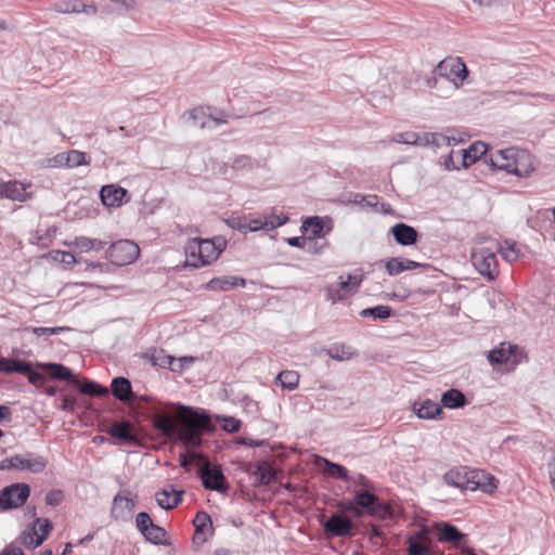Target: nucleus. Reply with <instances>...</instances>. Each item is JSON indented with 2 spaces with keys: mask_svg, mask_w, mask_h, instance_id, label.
Instances as JSON below:
<instances>
[{
  "mask_svg": "<svg viewBox=\"0 0 555 555\" xmlns=\"http://www.w3.org/2000/svg\"><path fill=\"white\" fill-rule=\"evenodd\" d=\"M68 327L65 326H55V327H31V332L38 336L40 335H57L62 332L68 331Z\"/></svg>",
  "mask_w": 555,
  "mask_h": 555,
  "instance_id": "603ef678",
  "label": "nucleus"
},
{
  "mask_svg": "<svg viewBox=\"0 0 555 555\" xmlns=\"http://www.w3.org/2000/svg\"><path fill=\"white\" fill-rule=\"evenodd\" d=\"M436 72L439 76L451 81L456 89L463 86L464 80L468 76V69L463 60L459 56H449L440 61L436 67Z\"/></svg>",
  "mask_w": 555,
  "mask_h": 555,
  "instance_id": "0eeeda50",
  "label": "nucleus"
},
{
  "mask_svg": "<svg viewBox=\"0 0 555 555\" xmlns=\"http://www.w3.org/2000/svg\"><path fill=\"white\" fill-rule=\"evenodd\" d=\"M326 354L336 361H347L357 356V351L344 344H336L326 350Z\"/></svg>",
  "mask_w": 555,
  "mask_h": 555,
  "instance_id": "7c9ffc66",
  "label": "nucleus"
},
{
  "mask_svg": "<svg viewBox=\"0 0 555 555\" xmlns=\"http://www.w3.org/2000/svg\"><path fill=\"white\" fill-rule=\"evenodd\" d=\"M470 260L475 269L488 281H494L500 271L496 249L489 246H476L470 251Z\"/></svg>",
  "mask_w": 555,
  "mask_h": 555,
  "instance_id": "20e7f679",
  "label": "nucleus"
},
{
  "mask_svg": "<svg viewBox=\"0 0 555 555\" xmlns=\"http://www.w3.org/2000/svg\"><path fill=\"white\" fill-rule=\"evenodd\" d=\"M190 118L192 119L193 125L201 129L212 128L217 125L228 122V119L223 114H221L220 117H214L208 114L207 109L204 107H196L192 109L190 112Z\"/></svg>",
  "mask_w": 555,
  "mask_h": 555,
  "instance_id": "f3484780",
  "label": "nucleus"
},
{
  "mask_svg": "<svg viewBox=\"0 0 555 555\" xmlns=\"http://www.w3.org/2000/svg\"><path fill=\"white\" fill-rule=\"evenodd\" d=\"M229 225L237 231L246 232V225H247V218L246 217H240V216H232L228 220Z\"/></svg>",
  "mask_w": 555,
  "mask_h": 555,
  "instance_id": "4d7b16f0",
  "label": "nucleus"
},
{
  "mask_svg": "<svg viewBox=\"0 0 555 555\" xmlns=\"http://www.w3.org/2000/svg\"><path fill=\"white\" fill-rule=\"evenodd\" d=\"M435 138H438V137L436 135V133H433V132L417 134V140L414 143V145L428 146V145H430V142H433V140H435Z\"/></svg>",
  "mask_w": 555,
  "mask_h": 555,
  "instance_id": "680f3d73",
  "label": "nucleus"
},
{
  "mask_svg": "<svg viewBox=\"0 0 555 555\" xmlns=\"http://www.w3.org/2000/svg\"><path fill=\"white\" fill-rule=\"evenodd\" d=\"M443 481L460 490H481L485 493H492L496 489L495 478L492 475L467 466L450 468L444 473Z\"/></svg>",
  "mask_w": 555,
  "mask_h": 555,
  "instance_id": "f257e3e1",
  "label": "nucleus"
},
{
  "mask_svg": "<svg viewBox=\"0 0 555 555\" xmlns=\"http://www.w3.org/2000/svg\"><path fill=\"white\" fill-rule=\"evenodd\" d=\"M327 465H328V473L333 476H336L337 478L341 479V480H348L349 479V475H348V470L339 465V464H335V463H331V462H327Z\"/></svg>",
  "mask_w": 555,
  "mask_h": 555,
  "instance_id": "864d4df0",
  "label": "nucleus"
},
{
  "mask_svg": "<svg viewBox=\"0 0 555 555\" xmlns=\"http://www.w3.org/2000/svg\"><path fill=\"white\" fill-rule=\"evenodd\" d=\"M183 492V490H176L172 486H169L158 491L155 494V499L162 508L169 511L181 503Z\"/></svg>",
  "mask_w": 555,
  "mask_h": 555,
  "instance_id": "aec40b11",
  "label": "nucleus"
},
{
  "mask_svg": "<svg viewBox=\"0 0 555 555\" xmlns=\"http://www.w3.org/2000/svg\"><path fill=\"white\" fill-rule=\"evenodd\" d=\"M416 140H417V133L408 131V132H402V133L396 134L391 141L396 142V143L414 145Z\"/></svg>",
  "mask_w": 555,
  "mask_h": 555,
  "instance_id": "8fccbe9b",
  "label": "nucleus"
},
{
  "mask_svg": "<svg viewBox=\"0 0 555 555\" xmlns=\"http://www.w3.org/2000/svg\"><path fill=\"white\" fill-rule=\"evenodd\" d=\"M287 243L289 246L302 248L310 253L319 251V249H317L314 246L315 243L311 238L299 237V236L289 237V238H287Z\"/></svg>",
  "mask_w": 555,
  "mask_h": 555,
  "instance_id": "c03bdc74",
  "label": "nucleus"
},
{
  "mask_svg": "<svg viewBox=\"0 0 555 555\" xmlns=\"http://www.w3.org/2000/svg\"><path fill=\"white\" fill-rule=\"evenodd\" d=\"M27 378L28 382L36 387H41L44 384V376L40 372L33 370V367L28 372Z\"/></svg>",
  "mask_w": 555,
  "mask_h": 555,
  "instance_id": "052dcab7",
  "label": "nucleus"
},
{
  "mask_svg": "<svg viewBox=\"0 0 555 555\" xmlns=\"http://www.w3.org/2000/svg\"><path fill=\"white\" fill-rule=\"evenodd\" d=\"M358 507L374 517L385 518L390 514V508L379 503L378 498L366 490L356 492Z\"/></svg>",
  "mask_w": 555,
  "mask_h": 555,
  "instance_id": "9d476101",
  "label": "nucleus"
},
{
  "mask_svg": "<svg viewBox=\"0 0 555 555\" xmlns=\"http://www.w3.org/2000/svg\"><path fill=\"white\" fill-rule=\"evenodd\" d=\"M80 391L83 395L100 397L103 395H107L108 390L106 387L101 386L100 384L91 380H86L80 385Z\"/></svg>",
  "mask_w": 555,
  "mask_h": 555,
  "instance_id": "ea45409f",
  "label": "nucleus"
},
{
  "mask_svg": "<svg viewBox=\"0 0 555 555\" xmlns=\"http://www.w3.org/2000/svg\"><path fill=\"white\" fill-rule=\"evenodd\" d=\"M53 259L66 266H72L77 262L75 256L69 251L57 250L54 253Z\"/></svg>",
  "mask_w": 555,
  "mask_h": 555,
  "instance_id": "5fc2aeb1",
  "label": "nucleus"
},
{
  "mask_svg": "<svg viewBox=\"0 0 555 555\" xmlns=\"http://www.w3.org/2000/svg\"><path fill=\"white\" fill-rule=\"evenodd\" d=\"M57 158L63 159L64 155L63 154L59 155ZM65 160H66L65 164L68 168H75V167H78L81 165L89 164L87 154L83 152L77 151V150H70L69 152H67V154L65 156Z\"/></svg>",
  "mask_w": 555,
  "mask_h": 555,
  "instance_id": "58836bf2",
  "label": "nucleus"
},
{
  "mask_svg": "<svg viewBox=\"0 0 555 555\" xmlns=\"http://www.w3.org/2000/svg\"><path fill=\"white\" fill-rule=\"evenodd\" d=\"M139 254V246L129 240H119L107 249V258L116 266H126L134 262Z\"/></svg>",
  "mask_w": 555,
  "mask_h": 555,
  "instance_id": "6e6552de",
  "label": "nucleus"
},
{
  "mask_svg": "<svg viewBox=\"0 0 555 555\" xmlns=\"http://www.w3.org/2000/svg\"><path fill=\"white\" fill-rule=\"evenodd\" d=\"M195 527V538L204 534L206 531L212 528V520L208 513L201 511L197 512L193 520Z\"/></svg>",
  "mask_w": 555,
  "mask_h": 555,
  "instance_id": "e433bc0d",
  "label": "nucleus"
},
{
  "mask_svg": "<svg viewBox=\"0 0 555 555\" xmlns=\"http://www.w3.org/2000/svg\"><path fill=\"white\" fill-rule=\"evenodd\" d=\"M39 366L51 375L52 378L59 379V380H68L73 377L72 371L57 363H42L39 364Z\"/></svg>",
  "mask_w": 555,
  "mask_h": 555,
  "instance_id": "f704fd0d",
  "label": "nucleus"
},
{
  "mask_svg": "<svg viewBox=\"0 0 555 555\" xmlns=\"http://www.w3.org/2000/svg\"><path fill=\"white\" fill-rule=\"evenodd\" d=\"M135 505L133 499L117 493L113 499L111 515L115 520H128L131 518Z\"/></svg>",
  "mask_w": 555,
  "mask_h": 555,
  "instance_id": "ddd939ff",
  "label": "nucleus"
},
{
  "mask_svg": "<svg viewBox=\"0 0 555 555\" xmlns=\"http://www.w3.org/2000/svg\"><path fill=\"white\" fill-rule=\"evenodd\" d=\"M240 421L234 417L225 418L224 429L229 433H235L240 429Z\"/></svg>",
  "mask_w": 555,
  "mask_h": 555,
  "instance_id": "338daca9",
  "label": "nucleus"
},
{
  "mask_svg": "<svg viewBox=\"0 0 555 555\" xmlns=\"http://www.w3.org/2000/svg\"><path fill=\"white\" fill-rule=\"evenodd\" d=\"M48 465L47 457L34 453L16 454L0 462V470H27L33 474L42 473Z\"/></svg>",
  "mask_w": 555,
  "mask_h": 555,
  "instance_id": "423d86ee",
  "label": "nucleus"
},
{
  "mask_svg": "<svg viewBox=\"0 0 555 555\" xmlns=\"http://www.w3.org/2000/svg\"><path fill=\"white\" fill-rule=\"evenodd\" d=\"M31 369V364L21 360H14L13 373H21L27 376Z\"/></svg>",
  "mask_w": 555,
  "mask_h": 555,
  "instance_id": "e2e57ef3",
  "label": "nucleus"
},
{
  "mask_svg": "<svg viewBox=\"0 0 555 555\" xmlns=\"http://www.w3.org/2000/svg\"><path fill=\"white\" fill-rule=\"evenodd\" d=\"M195 361L194 357H181L175 358V363L171 366L172 372H182L186 365L193 364Z\"/></svg>",
  "mask_w": 555,
  "mask_h": 555,
  "instance_id": "6e6d98bb",
  "label": "nucleus"
},
{
  "mask_svg": "<svg viewBox=\"0 0 555 555\" xmlns=\"http://www.w3.org/2000/svg\"><path fill=\"white\" fill-rule=\"evenodd\" d=\"M153 524L152 518L146 512H141L137 515L135 525L138 530L143 534L145 530Z\"/></svg>",
  "mask_w": 555,
  "mask_h": 555,
  "instance_id": "3c124183",
  "label": "nucleus"
},
{
  "mask_svg": "<svg viewBox=\"0 0 555 555\" xmlns=\"http://www.w3.org/2000/svg\"><path fill=\"white\" fill-rule=\"evenodd\" d=\"M52 522L48 518H36L33 532L29 534L34 547H38L43 543L52 530Z\"/></svg>",
  "mask_w": 555,
  "mask_h": 555,
  "instance_id": "5701e85b",
  "label": "nucleus"
},
{
  "mask_svg": "<svg viewBox=\"0 0 555 555\" xmlns=\"http://www.w3.org/2000/svg\"><path fill=\"white\" fill-rule=\"evenodd\" d=\"M422 267H424L423 263L402 257H392L385 261V269L391 276L398 275L403 271L414 270Z\"/></svg>",
  "mask_w": 555,
  "mask_h": 555,
  "instance_id": "412c9836",
  "label": "nucleus"
},
{
  "mask_svg": "<svg viewBox=\"0 0 555 555\" xmlns=\"http://www.w3.org/2000/svg\"><path fill=\"white\" fill-rule=\"evenodd\" d=\"M441 404L447 409H459L467 404V399L461 390L452 388L442 393Z\"/></svg>",
  "mask_w": 555,
  "mask_h": 555,
  "instance_id": "c85d7f7f",
  "label": "nucleus"
},
{
  "mask_svg": "<svg viewBox=\"0 0 555 555\" xmlns=\"http://www.w3.org/2000/svg\"><path fill=\"white\" fill-rule=\"evenodd\" d=\"M362 280H363V274L362 273H359V274H348V276L346 279V283H348L350 288L353 291V289H356L361 284Z\"/></svg>",
  "mask_w": 555,
  "mask_h": 555,
  "instance_id": "0e129e2a",
  "label": "nucleus"
},
{
  "mask_svg": "<svg viewBox=\"0 0 555 555\" xmlns=\"http://www.w3.org/2000/svg\"><path fill=\"white\" fill-rule=\"evenodd\" d=\"M352 521L346 516L332 515L324 524L323 528L327 534L334 537H346L351 534Z\"/></svg>",
  "mask_w": 555,
  "mask_h": 555,
  "instance_id": "4468645a",
  "label": "nucleus"
},
{
  "mask_svg": "<svg viewBox=\"0 0 555 555\" xmlns=\"http://www.w3.org/2000/svg\"><path fill=\"white\" fill-rule=\"evenodd\" d=\"M230 166L234 170L250 169L253 167L251 157L248 155H236L231 159Z\"/></svg>",
  "mask_w": 555,
  "mask_h": 555,
  "instance_id": "de8ad7c7",
  "label": "nucleus"
},
{
  "mask_svg": "<svg viewBox=\"0 0 555 555\" xmlns=\"http://www.w3.org/2000/svg\"><path fill=\"white\" fill-rule=\"evenodd\" d=\"M63 499L62 491L53 490L47 493L46 503L50 506H57L61 504Z\"/></svg>",
  "mask_w": 555,
  "mask_h": 555,
  "instance_id": "bf43d9fd",
  "label": "nucleus"
},
{
  "mask_svg": "<svg viewBox=\"0 0 555 555\" xmlns=\"http://www.w3.org/2000/svg\"><path fill=\"white\" fill-rule=\"evenodd\" d=\"M111 388L113 396L122 402L135 398V395L132 392L131 383L126 377H115L112 380Z\"/></svg>",
  "mask_w": 555,
  "mask_h": 555,
  "instance_id": "b1692460",
  "label": "nucleus"
},
{
  "mask_svg": "<svg viewBox=\"0 0 555 555\" xmlns=\"http://www.w3.org/2000/svg\"><path fill=\"white\" fill-rule=\"evenodd\" d=\"M131 429L132 424L129 422L114 423L109 429V434L122 442H132L135 440V437L131 433Z\"/></svg>",
  "mask_w": 555,
  "mask_h": 555,
  "instance_id": "2f4dec72",
  "label": "nucleus"
},
{
  "mask_svg": "<svg viewBox=\"0 0 555 555\" xmlns=\"http://www.w3.org/2000/svg\"><path fill=\"white\" fill-rule=\"evenodd\" d=\"M396 242L402 246L414 245L418 241L417 231L406 223H396L390 229Z\"/></svg>",
  "mask_w": 555,
  "mask_h": 555,
  "instance_id": "6ab92c4d",
  "label": "nucleus"
},
{
  "mask_svg": "<svg viewBox=\"0 0 555 555\" xmlns=\"http://www.w3.org/2000/svg\"><path fill=\"white\" fill-rule=\"evenodd\" d=\"M68 245L78 249L81 253H88L91 250H102L106 246V242L99 238L77 236Z\"/></svg>",
  "mask_w": 555,
  "mask_h": 555,
  "instance_id": "cd10ccee",
  "label": "nucleus"
},
{
  "mask_svg": "<svg viewBox=\"0 0 555 555\" xmlns=\"http://www.w3.org/2000/svg\"><path fill=\"white\" fill-rule=\"evenodd\" d=\"M225 246L227 241L222 237L192 238L185 245L186 264L194 268L208 266L219 258Z\"/></svg>",
  "mask_w": 555,
  "mask_h": 555,
  "instance_id": "7ed1b4c3",
  "label": "nucleus"
},
{
  "mask_svg": "<svg viewBox=\"0 0 555 555\" xmlns=\"http://www.w3.org/2000/svg\"><path fill=\"white\" fill-rule=\"evenodd\" d=\"M438 540L440 542H459L465 535L453 525L441 524L438 525Z\"/></svg>",
  "mask_w": 555,
  "mask_h": 555,
  "instance_id": "473e14b6",
  "label": "nucleus"
},
{
  "mask_svg": "<svg viewBox=\"0 0 555 555\" xmlns=\"http://www.w3.org/2000/svg\"><path fill=\"white\" fill-rule=\"evenodd\" d=\"M302 228L306 231H310L313 235H320L324 228V222L320 217H310L304 222Z\"/></svg>",
  "mask_w": 555,
  "mask_h": 555,
  "instance_id": "49530a36",
  "label": "nucleus"
},
{
  "mask_svg": "<svg viewBox=\"0 0 555 555\" xmlns=\"http://www.w3.org/2000/svg\"><path fill=\"white\" fill-rule=\"evenodd\" d=\"M506 172L517 176L518 178H528L535 169L537 162L533 155L528 151L521 150L516 156L514 166H505Z\"/></svg>",
  "mask_w": 555,
  "mask_h": 555,
  "instance_id": "9b49d317",
  "label": "nucleus"
},
{
  "mask_svg": "<svg viewBox=\"0 0 555 555\" xmlns=\"http://www.w3.org/2000/svg\"><path fill=\"white\" fill-rule=\"evenodd\" d=\"M0 196L12 201L26 202L31 197V193L27 192V186L24 183L13 180L0 184Z\"/></svg>",
  "mask_w": 555,
  "mask_h": 555,
  "instance_id": "dca6fc26",
  "label": "nucleus"
},
{
  "mask_svg": "<svg viewBox=\"0 0 555 555\" xmlns=\"http://www.w3.org/2000/svg\"><path fill=\"white\" fill-rule=\"evenodd\" d=\"M391 314V308L388 307V306H376V307H373V308H366L364 310L361 311V315L366 318V317H373L375 319H387L389 318Z\"/></svg>",
  "mask_w": 555,
  "mask_h": 555,
  "instance_id": "37998d69",
  "label": "nucleus"
},
{
  "mask_svg": "<svg viewBox=\"0 0 555 555\" xmlns=\"http://www.w3.org/2000/svg\"><path fill=\"white\" fill-rule=\"evenodd\" d=\"M409 555H425L427 553V545L423 544L422 541L409 538Z\"/></svg>",
  "mask_w": 555,
  "mask_h": 555,
  "instance_id": "09e8293b",
  "label": "nucleus"
},
{
  "mask_svg": "<svg viewBox=\"0 0 555 555\" xmlns=\"http://www.w3.org/2000/svg\"><path fill=\"white\" fill-rule=\"evenodd\" d=\"M149 542L159 544L163 542L166 531L154 522L142 534Z\"/></svg>",
  "mask_w": 555,
  "mask_h": 555,
  "instance_id": "a19ab883",
  "label": "nucleus"
},
{
  "mask_svg": "<svg viewBox=\"0 0 555 555\" xmlns=\"http://www.w3.org/2000/svg\"><path fill=\"white\" fill-rule=\"evenodd\" d=\"M493 249H496L508 262H514L518 258V251L515 249V246L507 242L504 245L495 246Z\"/></svg>",
  "mask_w": 555,
  "mask_h": 555,
  "instance_id": "a18cd8bd",
  "label": "nucleus"
},
{
  "mask_svg": "<svg viewBox=\"0 0 555 555\" xmlns=\"http://www.w3.org/2000/svg\"><path fill=\"white\" fill-rule=\"evenodd\" d=\"M520 152V149L508 147L503 150H498L493 153H490L489 158H486V162L493 169L504 170L506 171L505 166H514L516 164V156Z\"/></svg>",
  "mask_w": 555,
  "mask_h": 555,
  "instance_id": "f8f14e48",
  "label": "nucleus"
},
{
  "mask_svg": "<svg viewBox=\"0 0 555 555\" xmlns=\"http://www.w3.org/2000/svg\"><path fill=\"white\" fill-rule=\"evenodd\" d=\"M151 361L153 365L168 367L171 370V366L175 363V357L166 354L164 350H157L151 354Z\"/></svg>",
  "mask_w": 555,
  "mask_h": 555,
  "instance_id": "79ce46f5",
  "label": "nucleus"
},
{
  "mask_svg": "<svg viewBox=\"0 0 555 555\" xmlns=\"http://www.w3.org/2000/svg\"><path fill=\"white\" fill-rule=\"evenodd\" d=\"M351 291L352 289L349 284L346 283V280H344L343 276H339V282L337 284H333L327 287V296L332 302L335 304L346 298Z\"/></svg>",
  "mask_w": 555,
  "mask_h": 555,
  "instance_id": "72a5a7b5",
  "label": "nucleus"
},
{
  "mask_svg": "<svg viewBox=\"0 0 555 555\" xmlns=\"http://www.w3.org/2000/svg\"><path fill=\"white\" fill-rule=\"evenodd\" d=\"M428 534H429L428 529L426 527H423L412 538L416 539L417 541H422L423 544L427 545V543H429Z\"/></svg>",
  "mask_w": 555,
  "mask_h": 555,
  "instance_id": "774afa93",
  "label": "nucleus"
},
{
  "mask_svg": "<svg viewBox=\"0 0 555 555\" xmlns=\"http://www.w3.org/2000/svg\"><path fill=\"white\" fill-rule=\"evenodd\" d=\"M178 431L175 436L179 438L186 447L196 448L202 444V431L210 430L211 423L205 413L198 414L188 406L179 405Z\"/></svg>",
  "mask_w": 555,
  "mask_h": 555,
  "instance_id": "f03ea898",
  "label": "nucleus"
},
{
  "mask_svg": "<svg viewBox=\"0 0 555 555\" xmlns=\"http://www.w3.org/2000/svg\"><path fill=\"white\" fill-rule=\"evenodd\" d=\"M339 507L341 509H345V511L351 513L352 515H354L357 517H361L363 515V511L360 507H358L356 499L350 502H341L339 504Z\"/></svg>",
  "mask_w": 555,
  "mask_h": 555,
  "instance_id": "13d9d810",
  "label": "nucleus"
},
{
  "mask_svg": "<svg viewBox=\"0 0 555 555\" xmlns=\"http://www.w3.org/2000/svg\"><path fill=\"white\" fill-rule=\"evenodd\" d=\"M30 495V487L24 482L12 483L0 491V508L3 511L23 506Z\"/></svg>",
  "mask_w": 555,
  "mask_h": 555,
  "instance_id": "1a4fd4ad",
  "label": "nucleus"
},
{
  "mask_svg": "<svg viewBox=\"0 0 555 555\" xmlns=\"http://www.w3.org/2000/svg\"><path fill=\"white\" fill-rule=\"evenodd\" d=\"M288 220V217L285 215H269L263 217V219H248L247 218V225H246V232H256L258 230H273L278 227L283 225Z\"/></svg>",
  "mask_w": 555,
  "mask_h": 555,
  "instance_id": "2eb2a0df",
  "label": "nucleus"
},
{
  "mask_svg": "<svg viewBox=\"0 0 555 555\" xmlns=\"http://www.w3.org/2000/svg\"><path fill=\"white\" fill-rule=\"evenodd\" d=\"M254 475L261 485H269L274 478V470L269 462L261 461L257 463Z\"/></svg>",
  "mask_w": 555,
  "mask_h": 555,
  "instance_id": "c9c22d12",
  "label": "nucleus"
},
{
  "mask_svg": "<svg viewBox=\"0 0 555 555\" xmlns=\"http://www.w3.org/2000/svg\"><path fill=\"white\" fill-rule=\"evenodd\" d=\"M276 382L280 383L284 389L294 390L298 387L299 374L296 371H282L276 376Z\"/></svg>",
  "mask_w": 555,
  "mask_h": 555,
  "instance_id": "4c0bfd02",
  "label": "nucleus"
},
{
  "mask_svg": "<svg viewBox=\"0 0 555 555\" xmlns=\"http://www.w3.org/2000/svg\"><path fill=\"white\" fill-rule=\"evenodd\" d=\"M14 360L1 358L0 359V373L12 374Z\"/></svg>",
  "mask_w": 555,
  "mask_h": 555,
  "instance_id": "69168bd1",
  "label": "nucleus"
},
{
  "mask_svg": "<svg viewBox=\"0 0 555 555\" xmlns=\"http://www.w3.org/2000/svg\"><path fill=\"white\" fill-rule=\"evenodd\" d=\"M413 411L420 418L433 420L442 412V409L439 403L427 399L422 402H415L413 404Z\"/></svg>",
  "mask_w": 555,
  "mask_h": 555,
  "instance_id": "393cba45",
  "label": "nucleus"
},
{
  "mask_svg": "<svg viewBox=\"0 0 555 555\" xmlns=\"http://www.w3.org/2000/svg\"><path fill=\"white\" fill-rule=\"evenodd\" d=\"M193 459L201 461L198 475L205 489L225 493L228 483L219 466L211 465L209 460L202 453H191Z\"/></svg>",
  "mask_w": 555,
  "mask_h": 555,
  "instance_id": "39448f33",
  "label": "nucleus"
},
{
  "mask_svg": "<svg viewBox=\"0 0 555 555\" xmlns=\"http://www.w3.org/2000/svg\"><path fill=\"white\" fill-rule=\"evenodd\" d=\"M246 281L237 276H220L211 279L206 288L214 292H227L236 286H245Z\"/></svg>",
  "mask_w": 555,
  "mask_h": 555,
  "instance_id": "4be33fe9",
  "label": "nucleus"
},
{
  "mask_svg": "<svg viewBox=\"0 0 555 555\" xmlns=\"http://www.w3.org/2000/svg\"><path fill=\"white\" fill-rule=\"evenodd\" d=\"M154 425L159 431H162L163 435L167 437H172L178 431V424L169 414H155Z\"/></svg>",
  "mask_w": 555,
  "mask_h": 555,
  "instance_id": "c756f323",
  "label": "nucleus"
},
{
  "mask_svg": "<svg viewBox=\"0 0 555 555\" xmlns=\"http://www.w3.org/2000/svg\"><path fill=\"white\" fill-rule=\"evenodd\" d=\"M488 146L481 141L473 143L468 149L462 150L463 166L469 167L486 155Z\"/></svg>",
  "mask_w": 555,
  "mask_h": 555,
  "instance_id": "a878e982",
  "label": "nucleus"
},
{
  "mask_svg": "<svg viewBox=\"0 0 555 555\" xmlns=\"http://www.w3.org/2000/svg\"><path fill=\"white\" fill-rule=\"evenodd\" d=\"M100 196L102 203L107 207H118L124 201H128V192L126 189L121 186H116L114 184H108L102 186L100 191Z\"/></svg>",
  "mask_w": 555,
  "mask_h": 555,
  "instance_id": "a211bd4d",
  "label": "nucleus"
},
{
  "mask_svg": "<svg viewBox=\"0 0 555 555\" xmlns=\"http://www.w3.org/2000/svg\"><path fill=\"white\" fill-rule=\"evenodd\" d=\"M517 346L502 343L499 348H495L489 352L488 359L492 364L506 363L514 356Z\"/></svg>",
  "mask_w": 555,
  "mask_h": 555,
  "instance_id": "bb28decb",
  "label": "nucleus"
}]
</instances>
